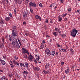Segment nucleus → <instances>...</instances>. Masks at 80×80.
I'll return each instance as SVG.
<instances>
[{"label":"nucleus","instance_id":"obj_41","mask_svg":"<svg viewBox=\"0 0 80 80\" xmlns=\"http://www.w3.org/2000/svg\"><path fill=\"white\" fill-rule=\"evenodd\" d=\"M36 60H37V61H39V60H40V57H38V58H36Z\"/></svg>","mask_w":80,"mask_h":80},{"label":"nucleus","instance_id":"obj_51","mask_svg":"<svg viewBox=\"0 0 80 80\" xmlns=\"http://www.w3.org/2000/svg\"><path fill=\"white\" fill-rule=\"evenodd\" d=\"M45 22L46 23H48V19H46L45 21Z\"/></svg>","mask_w":80,"mask_h":80},{"label":"nucleus","instance_id":"obj_19","mask_svg":"<svg viewBox=\"0 0 80 80\" xmlns=\"http://www.w3.org/2000/svg\"><path fill=\"white\" fill-rule=\"evenodd\" d=\"M8 76L9 78H12L13 77V74L12 73H8Z\"/></svg>","mask_w":80,"mask_h":80},{"label":"nucleus","instance_id":"obj_23","mask_svg":"<svg viewBox=\"0 0 80 80\" xmlns=\"http://www.w3.org/2000/svg\"><path fill=\"white\" fill-rule=\"evenodd\" d=\"M48 68H49V63L46 64L45 66V68L47 69Z\"/></svg>","mask_w":80,"mask_h":80},{"label":"nucleus","instance_id":"obj_44","mask_svg":"<svg viewBox=\"0 0 80 80\" xmlns=\"http://www.w3.org/2000/svg\"><path fill=\"white\" fill-rule=\"evenodd\" d=\"M57 46L58 47H62V46H61L60 45H59V44H57Z\"/></svg>","mask_w":80,"mask_h":80},{"label":"nucleus","instance_id":"obj_45","mask_svg":"<svg viewBox=\"0 0 80 80\" xmlns=\"http://www.w3.org/2000/svg\"><path fill=\"white\" fill-rule=\"evenodd\" d=\"M67 13H65L64 14H63L62 16V17H65V16H66V15H67Z\"/></svg>","mask_w":80,"mask_h":80},{"label":"nucleus","instance_id":"obj_32","mask_svg":"<svg viewBox=\"0 0 80 80\" xmlns=\"http://www.w3.org/2000/svg\"><path fill=\"white\" fill-rule=\"evenodd\" d=\"M55 51H52L51 55H52L53 56H54V55H55Z\"/></svg>","mask_w":80,"mask_h":80},{"label":"nucleus","instance_id":"obj_4","mask_svg":"<svg viewBox=\"0 0 80 80\" xmlns=\"http://www.w3.org/2000/svg\"><path fill=\"white\" fill-rule=\"evenodd\" d=\"M22 53L24 54L27 53V54H29V52L28 51V50H27V49L25 48H22Z\"/></svg>","mask_w":80,"mask_h":80},{"label":"nucleus","instance_id":"obj_14","mask_svg":"<svg viewBox=\"0 0 80 80\" xmlns=\"http://www.w3.org/2000/svg\"><path fill=\"white\" fill-rule=\"evenodd\" d=\"M11 18L9 16L8 17H6L5 18V20L7 22H9V21L10 20Z\"/></svg>","mask_w":80,"mask_h":80},{"label":"nucleus","instance_id":"obj_1","mask_svg":"<svg viewBox=\"0 0 80 80\" xmlns=\"http://www.w3.org/2000/svg\"><path fill=\"white\" fill-rule=\"evenodd\" d=\"M12 40L13 47H14V48H16V47L17 48L19 49V48H20V45H19V44L18 43L17 38H13L12 39Z\"/></svg>","mask_w":80,"mask_h":80},{"label":"nucleus","instance_id":"obj_31","mask_svg":"<svg viewBox=\"0 0 80 80\" xmlns=\"http://www.w3.org/2000/svg\"><path fill=\"white\" fill-rule=\"evenodd\" d=\"M61 52H67V50L65 49H62Z\"/></svg>","mask_w":80,"mask_h":80},{"label":"nucleus","instance_id":"obj_21","mask_svg":"<svg viewBox=\"0 0 80 80\" xmlns=\"http://www.w3.org/2000/svg\"><path fill=\"white\" fill-rule=\"evenodd\" d=\"M24 64L25 67H26V68H28V63L25 62Z\"/></svg>","mask_w":80,"mask_h":80},{"label":"nucleus","instance_id":"obj_28","mask_svg":"<svg viewBox=\"0 0 80 80\" xmlns=\"http://www.w3.org/2000/svg\"><path fill=\"white\" fill-rule=\"evenodd\" d=\"M3 47H4V44H3V43H1L0 45V48H3Z\"/></svg>","mask_w":80,"mask_h":80},{"label":"nucleus","instance_id":"obj_52","mask_svg":"<svg viewBox=\"0 0 80 80\" xmlns=\"http://www.w3.org/2000/svg\"><path fill=\"white\" fill-rule=\"evenodd\" d=\"M24 57L25 58H27V55H24Z\"/></svg>","mask_w":80,"mask_h":80},{"label":"nucleus","instance_id":"obj_34","mask_svg":"<svg viewBox=\"0 0 80 80\" xmlns=\"http://www.w3.org/2000/svg\"><path fill=\"white\" fill-rule=\"evenodd\" d=\"M4 39H5V38H3V37L2 38H1V40H2V42L3 43H5V40H4Z\"/></svg>","mask_w":80,"mask_h":80},{"label":"nucleus","instance_id":"obj_39","mask_svg":"<svg viewBox=\"0 0 80 80\" xmlns=\"http://www.w3.org/2000/svg\"><path fill=\"white\" fill-rule=\"evenodd\" d=\"M33 61H34V62L35 63H37V60H36V59H34L33 60Z\"/></svg>","mask_w":80,"mask_h":80},{"label":"nucleus","instance_id":"obj_30","mask_svg":"<svg viewBox=\"0 0 80 80\" xmlns=\"http://www.w3.org/2000/svg\"><path fill=\"white\" fill-rule=\"evenodd\" d=\"M70 51L71 53H72V54H73L74 53V52L73 51V49L72 48L70 49Z\"/></svg>","mask_w":80,"mask_h":80},{"label":"nucleus","instance_id":"obj_48","mask_svg":"<svg viewBox=\"0 0 80 80\" xmlns=\"http://www.w3.org/2000/svg\"><path fill=\"white\" fill-rule=\"evenodd\" d=\"M64 65V62H61V65Z\"/></svg>","mask_w":80,"mask_h":80},{"label":"nucleus","instance_id":"obj_26","mask_svg":"<svg viewBox=\"0 0 80 80\" xmlns=\"http://www.w3.org/2000/svg\"><path fill=\"white\" fill-rule=\"evenodd\" d=\"M23 73L25 75H27V74H28V72L26 71H24L23 72Z\"/></svg>","mask_w":80,"mask_h":80},{"label":"nucleus","instance_id":"obj_43","mask_svg":"<svg viewBox=\"0 0 80 80\" xmlns=\"http://www.w3.org/2000/svg\"><path fill=\"white\" fill-rule=\"evenodd\" d=\"M9 16H10V17H11L12 18V17H12V14H11V13H9Z\"/></svg>","mask_w":80,"mask_h":80},{"label":"nucleus","instance_id":"obj_27","mask_svg":"<svg viewBox=\"0 0 80 80\" xmlns=\"http://www.w3.org/2000/svg\"><path fill=\"white\" fill-rule=\"evenodd\" d=\"M35 69H36V70L38 71H39L40 69V68L38 67H37L36 68H35Z\"/></svg>","mask_w":80,"mask_h":80},{"label":"nucleus","instance_id":"obj_2","mask_svg":"<svg viewBox=\"0 0 80 80\" xmlns=\"http://www.w3.org/2000/svg\"><path fill=\"white\" fill-rule=\"evenodd\" d=\"M78 32V30H76V29L74 28L71 31V35L73 37H75Z\"/></svg>","mask_w":80,"mask_h":80},{"label":"nucleus","instance_id":"obj_42","mask_svg":"<svg viewBox=\"0 0 80 80\" xmlns=\"http://www.w3.org/2000/svg\"><path fill=\"white\" fill-rule=\"evenodd\" d=\"M35 57H37V58H38V57H39V55H38L36 54H35Z\"/></svg>","mask_w":80,"mask_h":80},{"label":"nucleus","instance_id":"obj_11","mask_svg":"<svg viewBox=\"0 0 80 80\" xmlns=\"http://www.w3.org/2000/svg\"><path fill=\"white\" fill-rule=\"evenodd\" d=\"M35 18L36 19H39V21H41V20H42L41 17L37 15H35Z\"/></svg>","mask_w":80,"mask_h":80},{"label":"nucleus","instance_id":"obj_56","mask_svg":"<svg viewBox=\"0 0 80 80\" xmlns=\"http://www.w3.org/2000/svg\"><path fill=\"white\" fill-rule=\"evenodd\" d=\"M46 38H48H48H50V36H49L48 35H47L46 36Z\"/></svg>","mask_w":80,"mask_h":80},{"label":"nucleus","instance_id":"obj_18","mask_svg":"<svg viewBox=\"0 0 80 80\" xmlns=\"http://www.w3.org/2000/svg\"><path fill=\"white\" fill-rule=\"evenodd\" d=\"M1 62L2 64V65H5L6 64V62H5V61L3 60H1Z\"/></svg>","mask_w":80,"mask_h":80},{"label":"nucleus","instance_id":"obj_16","mask_svg":"<svg viewBox=\"0 0 80 80\" xmlns=\"http://www.w3.org/2000/svg\"><path fill=\"white\" fill-rule=\"evenodd\" d=\"M27 13H23V17L24 18H27Z\"/></svg>","mask_w":80,"mask_h":80},{"label":"nucleus","instance_id":"obj_22","mask_svg":"<svg viewBox=\"0 0 80 80\" xmlns=\"http://www.w3.org/2000/svg\"><path fill=\"white\" fill-rule=\"evenodd\" d=\"M20 65L21 68H22V67H25V65L23 64L21 62Z\"/></svg>","mask_w":80,"mask_h":80},{"label":"nucleus","instance_id":"obj_36","mask_svg":"<svg viewBox=\"0 0 80 80\" xmlns=\"http://www.w3.org/2000/svg\"><path fill=\"white\" fill-rule=\"evenodd\" d=\"M30 10L31 12V13H33V10L32 9L30 8Z\"/></svg>","mask_w":80,"mask_h":80},{"label":"nucleus","instance_id":"obj_63","mask_svg":"<svg viewBox=\"0 0 80 80\" xmlns=\"http://www.w3.org/2000/svg\"><path fill=\"white\" fill-rule=\"evenodd\" d=\"M3 72V70L0 69V72Z\"/></svg>","mask_w":80,"mask_h":80},{"label":"nucleus","instance_id":"obj_12","mask_svg":"<svg viewBox=\"0 0 80 80\" xmlns=\"http://www.w3.org/2000/svg\"><path fill=\"white\" fill-rule=\"evenodd\" d=\"M9 64H10L11 68H13L14 67V65L13 63V62H12V61L10 60L9 61Z\"/></svg>","mask_w":80,"mask_h":80},{"label":"nucleus","instance_id":"obj_9","mask_svg":"<svg viewBox=\"0 0 80 80\" xmlns=\"http://www.w3.org/2000/svg\"><path fill=\"white\" fill-rule=\"evenodd\" d=\"M55 30L56 32L58 33L59 35H60V34H61V31H60V29L58 28H55Z\"/></svg>","mask_w":80,"mask_h":80},{"label":"nucleus","instance_id":"obj_64","mask_svg":"<svg viewBox=\"0 0 80 80\" xmlns=\"http://www.w3.org/2000/svg\"><path fill=\"white\" fill-rule=\"evenodd\" d=\"M50 7L51 8H52V5L51 4V5H50Z\"/></svg>","mask_w":80,"mask_h":80},{"label":"nucleus","instance_id":"obj_25","mask_svg":"<svg viewBox=\"0 0 80 80\" xmlns=\"http://www.w3.org/2000/svg\"><path fill=\"white\" fill-rule=\"evenodd\" d=\"M53 34L55 36H57L58 35V33L56 32H55L53 33Z\"/></svg>","mask_w":80,"mask_h":80},{"label":"nucleus","instance_id":"obj_53","mask_svg":"<svg viewBox=\"0 0 80 80\" xmlns=\"http://www.w3.org/2000/svg\"><path fill=\"white\" fill-rule=\"evenodd\" d=\"M23 25H26V22H23Z\"/></svg>","mask_w":80,"mask_h":80},{"label":"nucleus","instance_id":"obj_46","mask_svg":"<svg viewBox=\"0 0 80 80\" xmlns=\"http://www.w3.org/2000/svg\"><path fill=\"white\" fill-rule=\"evenodd\" d=\"M18 42L20 45H22V43H21V42H20V41L19 40H18Z\"/></svg>","mask_w":80,"mask_h":80},{"label":"nucleus","instance_id":"obj_20","mask_svg":"<svg viewBox=\"0 0 80 80\" xmlns=\"http://www.w3.org/2000/svg\"><path fill=\"white\" fill-rule=\"evenodd\" d=\"M62 18L60 17V16H59L58 17V21L61 22L62 20Z\"/></svg>","mask_w":80,"mask_h":80},{"label":"nucleus","instance_id":"obj_58","mask_svg":"<svg viewBox=\"0 0 80 80\" xmlns=\"http://www.w3.org/2000/svg\"><path fill=\"white\" fill-rule=\"evenodd\" d=\"M35 75H37V76L38 77V74H37V73H35Z\"/></svg>","mask_w":80,"mask_h":80},{"label":"nucleus","instance_id":"obj_8","mask_svg":"<svg viewBox=\"0 0 80 80\" xmlns=\"http://www.w3.org/2000/svg\"><path fill=\"white\" fill-rule=\"evenodd\" d=\"M18 35V33L17 32H12V34L11 35L12 37H15L17 36Z\"/></svg>","mask_w":80,"mask_h":80},{"label":"nucleus","instance_id":"obj_38","mask_svg":"<svg viewBox=\"0 0 80 80\" xmlns=\"http://www.w3.org/2000/svg\"><path fill=\"white\" fill-rule=\"evenodd\" d=\"M30 0H25V2L26 3L28 4V2H29V1Z\"/></svg>","mask_w":80,"mask_h":80},{"label":"nucleus","instance_id":"obj_7","mask_svg":"<svg viewBox=\"0 0 80 80\" xmlns=\"http://www.w3.org/2000/svg\"><path fill=\"white\" fill-rule=\"evenodd\" d=\"M14 2L16 4H19V5H20L21 3H22V1L21 0H14Z\"/></svg>","mask_w":80,"mask_h":80},{"label":"nucleus","instance_id":"obj_35","mask_svg":"<svg viewBox=\"0 0 80 80\" xmlns=\"http://www.w3.org/2000/svg\"><path fill=\"white\" fill-rule=\"evenodd\" d=\"M6 77L5 76H3V77H2V78H1V80H5V78Z\"/></svg>","mask_w":80,"mask_h":80},{"label":"nucleus","instance_id":"obj_29","mask_svg":"<svg viewBox=\"0 0 80 80\" xmlns=\"http://www.w3.org/2000/svg\"><path fill=\"white\" fill-rule=\"evenodd\" d=\"M65 73L67 74V73H69V69H66L65 70Z\"/></svg>","mask_w":80,"mask_h":80},{"label":"nucleus","instance_id":"obj_6","mask_svg":"<svg viewBox=\"0 0 80 80\" xmlns=\"http://www.w3.org/2000/svg\"><path fill=\"white\" fill-rule=\"evenodd\" d=\"M29 57H28V59L29 61H32L33 62V57L31 54H28Z\"/></svg>","mask_w":80,"mask_h":80},{"label":"nucleus","instance_id":"obj_17","mask_svg":"<svg viewBox=\"0 0 80 80\" xmlns=\"http://www.w3.org/2000/svg\"><path fill=\"white\" fill-rule=\"evenodd\" d=\"M4 24V20H1L0 21V25H3Z\"/></svg>","mask_w":80,"mask_h":80},{"label":"nucleus","instance_id":"obj_13","mask_svg":"<svg viewBox=\"0 0 80 80\" xmlns=\"http://www.w3.org/2000/svg\"><path fill=\"white\" fill-rule=\"evenodd\" d=\"M13 62L15 65H16L17 66V65H18V66H19L20 65L19 64V63L15 61V60H13Z\"/></svg>","mask_w":80,"mask_h":80},{"label":"nucleus","instance_id":"obj_24","mask_svg":"<svg viewBox=\"0 0 80 80\" xmlns=\"http://www.w3.org/2000/svg\"><path fill=\"white\" fill-rule=\"evenodd\" d=\"M61 36H62V37L63 38H65V37H66V35L65 34H60Z\"/></svg>","mask_w":80,"mask_h":80},{"label":"nucleus","instance_id":"obj_54","mask_svg":"<svg viewBox=\"0 0 80 80\" xmlns=\"http://www.w3.org/2000/svg\"><path fill=\"white\" fill-rule=\"evenodd\" d=\"M68 20V18H65V19H64V20L65 21H67Z\"/></svg>","mask_w":80,"mask_h":80},{"label":"nucleus","instance_id":"obj_5","mask_svg":"<svg viewBox=\"0 0 80 80\" xmlns=\"http://www.w3.org/2000/svg\"><path fill=\"white\" fill-rule=\"evenodd\" d=\"M45 53L47 55H51V52H50V49L48 48H47L45 51Z\"/></svg>","mask_w":80,"mask_h":80},{"label":"nucleus","instance_id":"obj_61","mask_svg":"<svg viewBox=\"0 0 80 80\" xmlns=\"http://www.w3.org/2000/svg\"><path fill=\"white\" fill-rule=\"evenodd\" d=\"M61 3H63V0H60Z\"/></svg>","mask_w":80,"mask_h":80},{"label":"nucleus","instance_id":"obj_49","mask_svg":"<svg viewBox=\"0 0 80 80\" xmlns=\"http://www.w3.org/2000/svg\"><path fill=\"white\" fill-rule=\"evenodd\" d=\"M71 10H72V9H71V8H69L68 9V12H71Z\"/></svg>","mask_w":80,"mask_h":80},{"label":"nucleus","instance_id":"obj_40","mask_svg":"<svg viewBox=\"0 0 80 80\" xmlns=\"http://www.w3.org/2000/svg\"><path fill=\"white\" fill-rule=\"evenodd\" d=\"M9 40L10 42H11V37H10V35H9Z\"/></svg>","mask_w":80,"mask_h":80},{"label":"nucleus","instance_id":"obj_62","mask_svg":"<svg viewBox=\"0 0 80 80\" xmlns=\"http://www.w3.org/2000/svg\"><path fill=\"white\" fill-rule=\"evenodd\" d=\"M25 35H26V36H28V35H29L28 33H25Z\"/></svg>","mask_w":80,"mask_h":80},{"label":"nucleus","instance_id":"obj_55","mask_svg":"<svg viewBox=\"0 0 80 80\" xmlns=\"http://www.w3.org/2000/svg\"><path fill=\"white\" fill-rule=\"evenodd\" d=\"M42 43H46V42H45V41H44V40H42Z\"/></svg>","mask_w":80,"mask_h":80},{"label":"nucleus","instance_id":"obj_50","mask_svg":"<svg viewBox=\"0 0 80 80\" xmlns=\"http://www.w3.org/2000/svg\"><path fill=\"white\" fill-rule=\"evenodd\" d=\"M14 58H15V59L16 60H18V57H16V56H15V57H14Z\"/></svg>","mask_w":80,"mask_h":80},{"label":"nucleus","instance_id":"obj_15","mask_svg":"<svg viewBox=\"0 0 80 80\" xmlns=\"http://www.w3.org/2000/svg\"><path fill=\"white\" fill-rule=\"evenodd\" d=\"M43 72L46 75H47V74H50V71H49L48 70H47V71H46L45 70H43Z\"/></svg>","mask_w":80,"mask_h":80},{"label":"nucleus","instance_id":"obj_57","mask_svg":"<svg viewBox=\"0 0 80 80\" xmlns=\"http://www.w3.org/2000/svg\"><path fill=\"white\" fill-rule=\"evenodd\" d=\"M3 57L4 58V59H6V56H3Z\"/></svg>","mask_w":80,"mask_h":80},{"label":"nucleus","instance_id":"obj_37","mask_svg":"<svg viewBox=\"0 0 80 80\" xmlns=\"http://www.w3.org/2000/svg\"><path fill=\"white\" fill-rule=\"evenodd\" d=\"M39 5L40 7H43V5H42V3H40L39 4Z\"/></svg>","mask_w":80,"mask_h":80},{"label":"nucleus","instance_id":"obj_59","mask_svg":"<svg viewBox=\"0 0 80 80\" xmlns=\"http://www.w3.org/2000/svg\"><path fill=\"white\" fill-rule=\"evenodd\" d=\"M6 2L7 3H9V2L8 1V0H6Z\"/></svg>","mask_w":80,"mask_h":80},{"label":"nucleus","instance_id":"obj_10","mask_svg":"<svg viewBox=\"0 0 80 80\" xmlns=\"http://www.w3.org/2000/svg\"><path fill=\"white\" fill-rule=\"evenodd\" d=\"M11 30L12 32H17V27L15 26H13L12 27V28L11 29Z\"/></svg>","mask_w":80,"mask_h":80},{"label":"nucleus","instance_id":"obj_33","mask_svg":"<svg viewBox=\"0 0 80 80\" xmlns=\"http://www.w3.org/2000/svg\"><path fill=\"white\" fill-rule=\"evenodd\" d=\"M44 47H45V45L43 44H42L40 46V47H41V48H42V49L43 48H44Z\"/></svg>","mask_w":80,"mask_h":80},{"label":"nucleus","instance_id":"obj_60","mask_svg":"<svg viewBox=\"0 0 80 80\" xmlns=\"http://www.w3.org/2000/svg\"><path fill=\"white\" fill-rule=\"evenodd\" d=\"M50 23H53V21L52 20H50Z\"/></svg>","mask_w":80,"mask_h":80},{"label":"nucleus","instance_id":"obj_47","mask_svg":"<svg viewBox=\"0 0 80 80\" xmlns=\"http://www.w3.org/2000/svg\"><path fill=\"white\" fill-rule=\"evenodd\" d=\"M77 12L79 13V14H80V9L78 10H77Z\"/></svg>","mask_w":80,"mask_h":80},{"label":"nucleus","instance_id":"obj_3","mask_svg":"<svg viewBox=\"0 0 80 80\" xmlns=\"http://www.w3.org/2000/svg\"><path fill=\"white\" fill-rule=\"evenodd\" d=\"M37 4L35 3V2H30L29 4L28 7H32L33 8V7H37Z\"/></svg>","mask_w":80,"mask_h":80}]
</instances>
